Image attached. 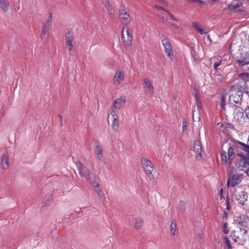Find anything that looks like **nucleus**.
<instances>
[{
  "label": "nucleus",
  "mask_w": 249,
  "mask_h": 249,
  "mask_svg": "<svg viewBox=\"0 0 249 249\" xmlns=\"http://www.w3.org/2000/svg\"><path fill=\"white\" fill-rule=\"evenodd\" d=\"M236 221L239 225L243 227H247L249 223V217L245 214L237 217Z\"/></svg>",
  "instance_id": "f8f14e48"
},
{
  "label": "nucleus",
  "mask_w": 249,
  "mask_h": 249,
  "mask_svg": "<svg viewBox=\"0 0 249 249\" xmlns=\"http://www.w3.org/2000/svg\"><path fill=\"white\" fill-rule=\"evenodd\" d=\"M125 103L124 99L123 98L116 99L114 102L113 106L115 108H120Z\"/></svg>",
  "instance_id": "b1692460"
},
{
  "label": "nucleus",
  "mask_w": 249,
  "mask_h": 249,
  "mask_svg": "<svg viewBox=\"0 0 249 249\" xmlns=\"http://www.w3.org/2000/svg\"><path fill=\"white\" fill-rule=\"evenodd\" d=\"M231 142H229V148L228 149L227 153L226 151L222 148L223 145L221 146L220 151V157L221 162L224 164H228L229 166L231 165L232 162L234 160L236 154L234 152V149H236V152L238 153V148H241L242 150L248 153V156H249V151L246 149L248 147H249V145L245 144L242 142L235 140L234 139L231 140Z\"/></svg>",
  "instance_id": "f257e3e1"
},
{
  "label": "nucleus",
  "mask_w": 249,
  "mask_h": 249,
  "mask_svg": "<svg viewBox=\"0 0 249 249\" xmlns=\"http://www.w3.org/2000/svg\"><path fill=\"white\" fill-rule=\"evenodd\" d=\"M227 215H228V213L226 211H224L223 218L227 217Z\"/></svg>",
  "instance_id": "603ef678"
},
{
  "label": "nucleus",
  "mask_w": 249,
  "mask_h": 249,
  "mask_svg": "<svg viewBox=\"0 0 249 249\" xmlns=\"http://www.w3.org/2000/svg\"><path fill=\"white\" fill-rule=\"evenodd\" d=\"M235 63L239 67H242L245 65L249 64V51L246 53H241L240 58L237 59ZM248 70H249V66Z\"/></svg>",
  "instance_id": "423d86ee"
},
{
  "label": "nucleus",
  "mask_w": 249,
  "mask_h": 249,
  "mask_svg": "<svg viewBox=\"0 0 249 249\" xmlns=\"http://www.w3.org/2000/svg\"><path fill=\"white\" fill-rule=\"evenodd\" d=\"M119 12V16H123V15L129 13L128 11L126 9H125V6L124 5H122L121 6Z\"/></svg>",
  "instance_id": "72a5a7b5"
},
{
  "label": "nucleus",
  "mask_w": 249,
  "mask_h": 249,
  "mask_svg": "<svg viewBox=\"0 0 249 249\" xmlns=\"http://www.w3.org/2000/svg\"><path fill=\"white\" fill-rule=\"evenodd\" d=\"M105 3V7L106 9L108 11L110 15H113L114 12L112 10V6H111L108 0H106Z\"/></svg>",
  "instance_id": "7c9ffc66"
},
{
  "label": "nucleus",
  "mask_w": 249,
  "mask_h": 249,
  "mask_svg": "<svg viewBox=\"0 0 249 249\" xmlns=\"http://www.w3.org/2000/svg\"><path fill=\"white\" fill-rule=\"evenodd\" d=\"M225 99H226V94L223 93L221 96V100H220V107L222 110H224L225 109V106L226 105Z\"/></svg>",
  "instance_id": "2f4dec72"
},
{
  "label": "nucleus",
  "mask_w": 249,
  "mask_h": 249,
  "mask_svg": "<svg viewBox=\"0 0 249 249\" xmlns=\"http://www.w3.org/2000/svg\"><path fill=\"white\" fill-rule=\"evenodd\" d=\"M172 25H173V26H175V27H178V26H176L175 24H174V23H172Z\"/></svg>",
  "instance_id": "4d7b16f0"
},
{
  "label": "nucleus",
  "mask_w": 249,
  "mask_h": 249,
  "mask_svg": "<svg viewBox=\"0 0 249 249\" xmlns=\"http://www.w3.org/2000/svg\"><path fill=\"white\" fill-rule=\"evenodd\" d=\"M248 195L245 191H241L236 196V200H238L239 203L243 205L247 201Z\"/></svg>",
  "instance_id": "f3484780"
},
{
  "label": "nucleus",
  "mask_w": 249,
  "mask_h": 249,
  "mask_svg": "<svg viewBox=\"0 0 249 249\" xmlns=\"http://www.w3.org/2000/svg\"><path fill=\"white\" fill-rule=\"evenodd\" d=\"M47 33V32L46 31H45V30H42V32H41V36H40V37L42 39H43L44 38Z\"/></svg>",
  "instance_id": "49530a36"
},
{
  "label": "nucleus",
  "mask_w": 249,
  "mask_h": 249,
  "mask_svg": "<svg viewBox=\"0 0 249 249\" xmlns=\"http://www.w3.org/2000/svg\"><path fill=\"white\" fill-rule=\"evenodd\" d=\"M142 225V221L141 219H136L135 222V227L138 229H140Z\"/></svg>",
  "instance_id": "4c0bfd02"
},
{
  "label": "nucleus",
  "mask_w": 249,
  "mask_h": 249,
  "mask_svg": "<svg viewBox=\"0 0 249 249\" xmlns=\"http://www.w3.org/2000/svg\"><path fill=\"white\" fill-rule=\"evenodd\" d=\"M178 206L181 212H183L185 210V203L183 201H179Z\"/></svg>",
  "instance_id": "e433bc0d"
},
{
  "label": "nucleus",
  "mask_w": 249,
  "mask_h": 249,
  "mask_svg": "<svg viewBox=\"0 0 249 249\" xmlns=\"http://www.w3.org/2000/svg\"><path fill=\"white\" fill-rule=\"evenodd\" d=\"M192 26L201 35L205 34V32L204 31V30L202 28H201L200 25L198 24L197 23L193 22L192 23Z\"/></svg>",
  "instance_id": "c85d7f7f"
},
{
  "label": "nucleus",
  "mask_w": 249,
  "mask_h": 249,
  "mask_svg": "<svg viewBox=\"0 0 249 249\" xmlns=\"http://www.w3.org/2000/svg\"><path fill=\"white\" fill-rule=\"evenodd\" d=\"M108 119H111L112 121L111 127L113 129H117L119 126L118 117L117 115L113 112V113L108 114Z\"/></svg>",
  "instance_id": "ddd939ff"
},
{
  "label": "nucleus",
  "mask_w": 249,
  "mask_h": 249,
  "mask_svg": "<svg viewBox=\"0 0 249 249\" xmlns=\"http://www.w3.org/2000/svg\"><path fill=\"white\" fill-rule=\"evenodd\" d=\"M124 77V73L123 72L121 71H117L116 72L114 78L113 82L115 85H119L120 83V80H123Z\"/></svg>",
  "instance_id": "aec40b11"
},
{
  "label": "nucleus",
  "mask_w": 249,
  "mask_h": 249,
  "mask_svg": "<svg viewBox=\"0 0 249 249\" xmlns=\"http://www.w3.org/2000/svg\"><path fill=\"white\" fill-rule=\"evenodd\" d=\"M234 13L238 14L239 16H245L247 14V11L245 9H239L234 11Z\"/></svg>",
  "instance_id": "c9c22d12"
},
{
  "label": "nucleus",
  "mask_w": 249,
  "mask_h": 249,
  "mask_svg": "<svg viewBox=\"0 0 249 249\" xmlns=\"http://www.w3.org/2000/svg\"><path fill=\"white\" fill-rule=\"evenodd\" d=\"M120 20L123 22H124L125 24L128 23L130 20L129 19L130 16H129V13L127 14H125L123 15V16H119Z\"/></svg>",
  "instance_id": "cd10ccee"
},
{
  "label": "nucleus",
  "mask_w": 249,
  "mask_h": 249,
  "mask_svg": "<svg viewBox=\"0 0 249 249\" xmlns=\"http://www.w3.org/2000/svg\"><path fill=\"white\" fill-rule=\"evenodd\" d=\"M65 38L67 45L66 47L67 48L68 51L71 52L73 47L72 42L74 39L73 35L71 33L68 32L66 34Z\"/></svg>",
  "instance_id": "9b49d317"
},
{
  "label": "nucleus",
  "mask_w": 249,
  "mask_h": 249,
  "mask_svg": "<svg viewBox=\"0 0 249 249\" xmlns=\"http://www.w3.org/2000/svg\"><path fill=\"white\" fill-rule=\"evenodd\" d=\"M245 110L242 108L237 107L233 110L234 119L236 122H241L244 117Z\"/></svg>",
  "instance_id": "0eeeda50"
},
{
  "label": "nucleus",
  "mask_w": 249,
  "mask_h": 249,
  "mask_svg": "<svg viewBox=\"0 0 249 249\" xmlns=\"http://www.w3.org/2000/svg\"><path fill=\"white\" fill-rule=\"evenodd\" d=\"M194 150L195 153L196 154V156L197 157L198 156H199V158L201 159L202 157V146L201 145L200 142L197 140L195 141L194 142Z\"/></svg>",
  "instance_id": "dca6fc26"
},
{
  "label": "nucleus",
  "mask_w": 249,
  "mask_h": 249,
  "mask_svg": "<svg viewBox=\"0 0 249 249\" xmlns=\"http://www.w3.org/2000/svg\"><path fill=\"white\" fill-rule=\"evenodd\" d=\"M226 205L227 210H229L230 209V203L229 202V199L228 196L227 197Z\"/></svg>",
  "instance_id": "a18cd8bd"
},
{
  "label": "nucleus",
  "mask_w": 249,
  "mask_h": 249,
  "mask_svg": "<svg viewBox=\"0 0 249 249\" xmlns=\"http://www.w3.org/2000/svg\"><path fill=\"white\" fill-rule=\"evenodd\" d=\"M187 128V123L186 121H183L182 123V131L184 132L186 130Z\"/></svg>",
  "instance_id": "37998d69"
},
{
  "label": "nucleus",
  "mask_w": 249,
  "mask_h": 249,
  "mask_svg": "<svg viewBox=\"0 0 249 249\" xmlns=\"http://www.w3.org/2000/svg\"><path fill=\"white\" fill-rule=\"evenodd\" d=\"M197 238L198 239L200 240L202 238V236H201V234L200 233H199L197 234Z\"/></svg>",
  "instance_id": "864d4df0"
},
{
  "label": "nucleus",
  "mask_w": 249,
  "mask_h": 249,
  "mask_svg": "<svg viewBox=\"0 0 249 249\" xmlns=\"http://www.w3.org/2000/svg\"><path fill=\"white\" fill-rule=\"evenodd\" d=\"M143 82V85L144 87L151 89H153L152 83L150 81H146V79H144Z\"/></svg>",
  "instance_id": "f704fd0d"
},
{
  "label": "nucleus",
  "mask_w": 249,
  "mask_h": 249,
  "mask_svg": "<svg viewBox=\"0 0 249 249\" xmlns=\"http://www.w3.org/2000/svg\"><path fill=\"white\" fill-rule=\"evenodd\" d=\"M164 51L167 55V56L169 57L170 60H172L173 58V51L172 50V47L170 43L169 42H166L165 43L162 44Z\"/></svg>",
  "instance_id": "4468645a"
},
{
  "label": "nucleus",
  "mask_w": 249,
  "mask_h": 249,
  "mask_svg": "<svg viewBox=\"0 0 249 249\" xmlns=\"http://www.w3.org/2000/svg\"><path fill=\"white\" fill-rule=\"evenodd\" d=\"M52 20V13H50L49 14V16L48 18L46 20L45 24H44L42 26V30H45V31H46L47 32H48L51 27Z\"/></svg>",
  "instance_id": "412c9836"
},
{
  "label": "nucleus",
  "mask_w": 249,
  "mask_h": 249,
  "mask_svg": "<svg viewBox=\"0 0 249 249\" xmlns=\"http://www.w3.org/2000/svg\"><path fill=\"white\" fill-rule=\"evenodd\" d=\"M0 6L4 12H7L9 10V4L7 0H0Z\"/></svg>",
  "instance_id": "5701e85b"
},
{
  "label": "nucleus",
  "mask_w": 249,
  "mask_h": 249,
  "mask_svg": "<svg viewBox=\"0 0 249 249\" xmlns=\"http://www.w3.org/2000/svg\"><path fill=\"white\" fill-rule=\"evenodd\" d=\"M246 117L249 120V107H248L245 110Z\"/></svg>",
  "instance_id": "de8ad7c7"
},
{
  "label": "nucleus",
  "mask_w": 249,
  "mask_h": 249,
  "mask_svg": "<svg viewBox=\"0 0 249 249\" xmlns=\"http://www.w3.org/2000/svg\"><path fill=\"white\" fill-rule=\"evenodd\" d=\"M167 12L168 14V15L169 16V17H170L171 18V20H175V21H178V19L177 18H176L173 15H172L171 13H170L169 12H168V11H167Z\"/></svg>",
  "instance_id": "79ce46f5"
},
{
  "label": "nucleus",
  "mask_w": 249,
  "mask_h": 249,
  "mask_svg": "<svg viewBox=\"0 0 249 249\" xmlns=\"http://www.w3.org/2000/svg\"><path fill=\"white\" fill-rule=\"evenodd\" d=\"M243 93L240 91H237L234 95L229 97L228 103L233 107H239L241 105L242 100Z\"/></svg>",
  "instance_id": "7ed1b4c3"
},
{
  "label": "nucleus",
  "mask_w": 249,
  "mask_h": 249,
  "mask_svg": "<svg viewBox=\"0 0 249 249\" xmlns=\"http://www.w3.org/2000/svg\"><path fill=\"white\" fill-rule=\"evenodd\" d=\"M94 150L97 156V159L100 161L103 160V149L99 142H95L93 145Z\"/></svg>",
  "instance_id": "1a4fd4ad"
},
{
  "label": "nucleus",
  "mask_w": 249,
  "mask_h": 249,
  "mask_svg": "<svg viewBox=\"0 0 249 249\" xmlns=\"http://www.w3.org/2000/svg\"><path fill=\"white\" fill-rule=\"evenodd\" d=\"M222 192H223V190H222V189H221L220 190V197L221 199L222 198Z\"/></svg>",
  "instance_id": "5fc2aeb1"
},
{
  "label": "nucleus",
  "mask_w": 249,
  "mask_h": 249,
  "mask_svg": "<svg viewBox=\"0 0 249 249\" xmlns=\"http://www.w3.org/2000/svg\"><path fill=\"white\" fill-rule=\"evenodd\" d=\"M241 181L240 177L238 175L233 174L231 177L229 175V177L227 179V185L228 187L230 186L234 187L236 184H238Z\"/></svg>",
  "instance_id": "6e6552de"
},
{
  "label": "nucleus",
  "mask_w": 249,
  "mask_h": 249,
  "mask_svg": "<svg viewBox=\"0 0 249 249\" xmlns=\"http://www.w3.org/2000/svg\"><path fill=\"white\" fill-rule=\"evenodd\" d=\"M237 156L240 157L239 160V166L241 167V170L244 171L249 167V156H246L241 152H238Z\"/></svg>",
  "instance_id": "20e7f679"
},
{
  "label": "nucleus",
  "mask_w": 249,
  "mask_h": 249,
  "mask_svg": "<svg viewBox=\"0 0 249 249\" xmlns=\"http://www.w3.org/2000/svg\"><path fill=\"white\" fill-rule=\"evenodd\" d=\"M141 163L142 168L147 175H151L153 170V165L151 162L145 157L142 158Z\"/></svg>",
  "instance_id": "39448f33"
},
{
  "label": "nucleus",
  "mask_w": 249,
  "mask_h": 249,
  "mask_svg": "<svg viewBox=\"0 0 249 249\" xmlns=\"http://www.w3.org/2000/svg\"><path fill=\"white\" fill-rule=\"evenodd\" d=\"M230 237L234 242L237 243L239 245L243 244V240L239 238L238 235V232L236 231L235 230L231 231Z\"/></svg>",
  "instance_id": "a211bd4d"
},
{
  "label": "nucleus",
  "mask_w": 249,
  "mask_h": 249,
  "mask_svg": "<svg viewBox=\"0 0 249 249\" xmlns=\"http://www.w3.org/2000/svg\"><path fill=\"white\" fill-rule=\"evenodd\" d=\"M46 204H47V205H49V204L48 203V202H46L45 205H46Z\"/></svg>",
  "instance_id": "13d9d810"
},
{
  "label": "nucleus",
  "mask_w": 249,
  "mask_h": 249,
  "mask_svg": "<svg viewBox=\"0 0 249 249\" xmlns=\"http://www.w3.org/2000/svg\"><path fill=\"white\" fill-rule=\"evenodd\" d=\"M213 60H216L215 61L214 65H213V68L215 71H217L218 68L217 67L220 65L221 64V58L219 59L218 58H213Z\"/></svg>",
  "instance_id": "473e14b6"
},
{
  "label": "nucleus",
  "mask_w": 249,
  "mask_h": 249,
  "mask_svg": "<svg viewBox=\"0 0 249 249\" xmlns=\"http://www.w3.org/2000/svg\"><path fill=\"white\" fill-rule=\"evenodd\" d=\"M177 229V224L175 220L172 221L170 225V232L172 235H174Z\"/></svg>",
  "instance_id": "c756f323"
},
{
  "label": "nucleus",
  "mask_w": 249,
  "mask_h": 249,
  "mask_svg": "<svg viewBox=\"0 0 249 249\" xmlns=\"http://www.w3.org/2000/svg\"><path fill=\"white\" fill-rule=\"evenodd\" d=\"M195 94L194 96V98L196 102V107H197V110L199 111L200 109H201L202 105H201L200 100L199 99L198 96V91L197 90H195Z\"/></svg>",
  "instance_id": "a878e982"
},
{
  "label": "nucleus",
  "mask_w": 249,
  "mask_h": 249,
  "mask_svg": "<svg viewBox=\"0 0 249 249\" xmlns=\"http://www.w3.org/2000/svg\"><path fill=\"white\" fill-rule=\"evenodd\" d=\"M76 166L80 176L82 178H84L90 183L92 181L95 180L98 178L96 174L95 173H90L89 168L82 163L80 162L77 163Z\"/></svg>",
  "instance_id": "f03ea898"
},
{
  "label": "nucleus",
  "mask_w": 249,
  "mask_h": 249,
  "mask_svg": "<svg viewBox=\"0 0 249 249\" xmlns=\"http://www.w3.org/2000/svg\"><path fill=\"white\" fill-rule=\"evenodd\" d=\"M90 184L94 188V191L97 193L99 197H102L104 196V193L99 187L98 178H97L95 180L92 181Z\"/></svg>",
  "instance_id": "2eb2a0df"
},
{
  "label": "nucleus",
  "mask_w": 249,
  "mask_h": 249,
  "mask_svg": "<svg viewBox=\"0 0 249 249\" xmlns=\"http://www.w3.org/2000/svg\"><path fill=\"white\" fill-rule=\"evenodd\" d=\"M224 80V76L222 75L217 74V81L219 83H222Z\"/></svg>",
  "instance_id": "c03bdc74"
},
{
  "label": "nucleus",
  "mask_w": 249,
  "mask_h": 249,
  "mask_svg": "<svg viewBox=\"0 0 249 249\" xmlns=\"http://www.w3.org/2000/svg\"><path fill=\"white\" fill-rule=\"evenodd\" d=\"M242 5V2H237L235 3H232L231 4H229L227 6V9L230 11H233L234 10H235L236 9L239 8Z\"/></svg>",
  "instance_id": "393cba45"
},
{
  "label": "nucleus",
  "mask_w": 249,
  "mask_h": 249,
  "mask_svg": "<svg viewBox=\"0 0 249 249\" xmlns=\"http://www.w3.org/2000/svg\"><path fill=\"white\" fill-rule=\"evenodd\" d=\"M228 125H229V127L233 128V126L231 124H229Z\"/></svg>",
  "instance_id": "6e6d98bb"
},
{
  "label": "nucleus",
  "mask_w": 249,
  "mask_h": 249,
  "mask_svg": "<svg viewBox=\"0 0 249 249\" xmlns=\"http://www.w3.org/2000/svg\"><path fill=\"white\" fill-rule=\"evenodd\" d=\"M124 28L123 30L122 31V39L124 43H125L127 45L130 44L131 43L132 40V34L130 33L129 29H127L126 32L127 34V39H125V37L124 36Z\"/></svg>",
  "instance_id": "6ab92c4d"
},
{
  "label": "nucleus",
  "mask_w": 249,
  "mask_h": 249,
  "mask_svg": "<svg viewBox=\"0 0 249 249\" xmlns=\"http://www.w3.org/2000/svg\"><path fill=\"white\" fill-rule=\"evenodd\" d=\"M1 165L3 169H6L9 167V158L6 154H3L1 159Z\"/></svg>",
  "instance_id": "4be33fe9"
},
{
  "label": "nucleus",
  "mask_w": 249,
  "mask_h": 249,
  "mask_svg": "<svg viewBox=\"0 0 249 249\" xmlns=\"http://www.w3.org/2000/svg\"><path fill=\"white\" fill-rule=\"evenodd\" d=\"M226 244V246H227V247L228 248V249H232V247L231 246V243H230V240H229L227 236H225L223 238Z\"/></svg>",
  "instance_id": "58836bf2"
},
{
  "label": "nucleus",
  "mask_w": 249,
  "mask_h": 249,
  "mask_svg": "<svg viewBox=\"0 0 249 249\" xmlns=\"http://www.w3.org/2000/svg\"><path fill=\"white\" fill-rule=\"evenodd\" d=\"M238 77L241 80L245 81L246 82L249 81V73L242 72L238 74Z\"/></svg>",
  "instance_id": "bb28decb"
},
{
  "label": "nucleus",
  "mask_w": 249,
  "mask_h": 249,
  "mask_svg": "<svg viewBox=\"0 0 249 249\" xmlns=\"http://www.w3.org/2000/svg\"><path fill=\"white\" fill-rule=\"evenodd\" d=\"M160 39L162 41V43H165V42H169V40L167 38L166 36L165 35L162 34L160 36Z\"/></svg>",
  "instance_id": "a19ab883"
},
{
  "label": "nucleus",
  "mask_w": 249,
  "mask_h": 249,
  "mask_svg": "<svg viewBox=\"0 0 249 249\" xmlns=\"http://www.w3.org/2000/svg\"><path fill=\"white\" fill-rule=\"evenodd\" d=\"M222 231L226 234H227L229 233V230L228 227V223H227L225 222L223 224V227H222Z\"/></svg>",
  "instance_id": "ea45409f"
},
{
  "label": "nucleus",
  "mask_w": 249,
  "mask_h": 249,
  "mask_svg": "<svg viewBox=\"0 0 249 249\" xmlns=\"http://www.w3.org/2000/svg\"><path fill=\"white\" fill-rule=\"evenodd\" d=\"M59 120H60V125L61 126H63V123H62V117L61 115L58 116Z\"/></svg>",
  "instance_id": "8fccbe9b"
},
{
  "label": "nucleus",
  "mask_w": 249,
  "mask_h": 249,
  "mask_svg": "<svg viewBox=\"0 0 249 249\" xmlns=\"http://www.w3.org/2000/svg\"><path fill=\"white\" fill-rule=\"evenodd\" d=\"M241 232H243V235H245L247 233V231L243 228H240Z\"/></svg>",
  "instance_id": "09e8293b"
},
{
  "label": "nucleus",
  "mask_w": 249,
  "mask_h": 249,
  "mask_svg": "<svg viewBox=\"0 0 249 249\" xmlns=\"http://www.w3.org/2000/svg\"><path fill=\"white\" fill-rule=\"evenodd\" d=\"M236 87L238 89L237 91H240L242 93L244 92L247 94L249 93V89L247 87V82H246L245 81L239 79L236 84Z\"/></svg>",
  "instance_id": "9d476101"
},
{
  "label": "nucleus",
  "mask_w": 249,
  "mask_h": 249,
  "mask_svg": "<svg viewBox=\"0 0 249 249\" xmlns=\"http://www.w3.org/2000/svg\"><path fill=\"white\" fill-rule=\"evenodd\" d=\"M244 171H245L247 175L248 176H249V167L248 168H247L246 170H244Z\"/></svg>",
  "instance_id": "3c124183"
}]
</instances>
